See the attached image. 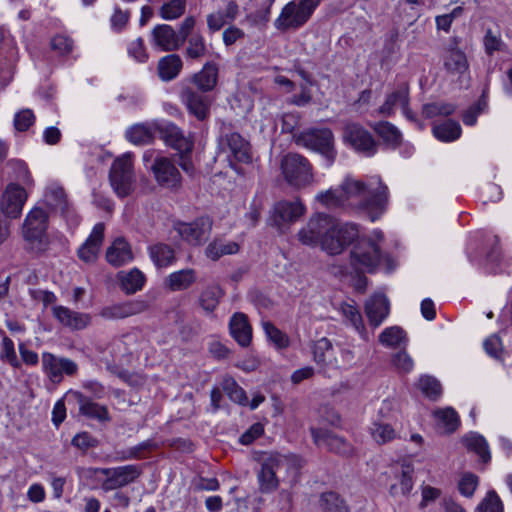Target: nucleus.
<instances>
[{
  "mask_svg": "<svg viewBox=\"0 0 512 512\" xmlns=\"http://www.w3.org/2000/svg\"><path fill=\"white\" fill-rule=\"evenodd\" d=\"M224 291L218 284L208 285L200 294V306L206 312H213L223 297Z\"/></svg>",
  "mask_w": 512,
  "mask_h": 512,
  "instance_id": "a18cd8bd",
  "label": "nucleus"
},
{
  "mask_svg": "<svg viewBox=\"0 0 512 512\" xmlns=\"http://www.w3.org/2000/svg\"><path fill=\"white\" fill-rule=\"evenodd\" d=\"M344 142L356 151L372 156L377 151V143L371 133L358 123H347L343 129Z\"/></svg>",
  "mask_w": 512,
  "mask_h": 512,
  "instance_id": "4468645a",
  "label": "nucleus"
},
{
  "mask_svg": "<svg viewBox=\"0 0 512 512\" xmlns=\"http://www.w3.org/2000/svg\"><path fill=\"white\" fill-rule=\"evenodd\" d=\"M150 302L144 298L115 303L102 308L100 315L107 320L124 319L147 311Z\"/></svg>",
  "mask_w": 512,
  "mask_h": 512,
  "instance_id": "a211bd4d",
  "label": "nucleus"
},
{
  "mask_svg": "<svg viewBox=\"0 0 512 512\" xmlns=\"http://www.w3.org/2000/svg\"><path fill=\"white\" fill-rule=\"evenodd\" d=\"M221 387L227 396L240 405H246L248 399L245 391L230 376H225L221 382Z\"/></svg>",
  "mask_w": 512,
  "mask_h": 512,
  "instance_id": "5fc2aeb1",
  "label": "nucleus"
},
{
  "mask_svg": "<svg viewBox=\"0 0 512 512\" xmlns=\"http://www.w3.org/2000/svg\"><path fill=\"white\" fill-rule=\"evenodd\" d=\"M455 110L454 105L449 103H428L423 106L422 114L426 118H433L436 116H448Z\"/></svg>",
  "mask_w": 512,
  "mask_h": 512,
  "instance_id": "e2e57ef3",
  "label": "nucleus"
},
{
  "mask_svg": "<svg viewBox=\"0 0 512 512\" xmlns=\"http://www.w3.org/2000/svg\"><path fill=\"white\" fill-rule=\"evenodd\" d=\"M414 467L409 462H402L391 469V484L389 494L392 497H406L414 487Z\"/></svg>",
  "mask_w": 512,
  "mask_h": 512,
  "instance_id": "f3484780",
  "label": "nucleus"
},
{
  "mask_svg": "<svg viewBox=\"0 0 512 512\" xmlns=\"http://www.w3.org/2000/svg\"><path fill=\"white\" fill-rule=\"evenodd\" d=\"M238 251L239 244L237 242L215 239L207 245L205 255L210 260L217 261L222 256L236 254Z\"/></svg>",
  "mask_w": 512,
  "mask_h": 512,
  "instance_id": "58836bf2",
  "label": "nucleus"
},
{
  "mask_svg": "<svg viewBox=\"0 0 512 512\" xmlns=\"http://www.w3.org/2000/svg\"><path fill=\"white\" fill-rule=\"evenodd\" d=\"M97 472L104 475L102 488L105 491L116 490L133 483L141 474L138 465H125L113 468H99Z\"/></svg>",
  "mask_w": 512,
  "mask_h": 512,
  "instance_id": "ddd939ff",
  "label": "nucleus"
},
{
  "mask_svg": "<svg viewBox=\"0 0 512 512\" xmlns=\"http://www.w3.org/2000/svg\"><path fill=\"white\" fill-rule=\"evenodd\" d=\"M121 289L126 294H134L140 291L145 282V275L137 268H133L128 272L121 271L118 274Z\"/></svg>",
  "mask_w": 512,
  "mask_h": 512,
  "instance_id": "e433bc0d",
  "label": "nucleus"
},
{
  "mask_svg": "<svg viewBox=\"0 0 512 512\" xmlns=\"http://www.w3.org/2000/svg\"><path fill=\"white\" fill-rule=\"evenodd\" d=\"M181 99L189 112L198 120H204L207 117L210 106V101L207 96L190 88H186L181 92Z\"/></svg>",
  "mask_w": 512,
  "mask_h": 512,
  "instance_id": "bb28decb",
  "label": "nucleus"
},
{
  "mask_svg": "<svg viewBox=\"0 0 512 512\" xmlns=\"http://www.w3.org/2000/svg\"><path fill=\"white\" fill-rule=\"evenodd\" d=\"M365 312L369 323L374 328L379 327L390 312L389 301L383 294L371 297L365 304Z\"/></svg>",
  "mask_w": 512,
  "mask_h": 512,
  "instance_id": "393cba45",
  "label": "nucleus"
},
{
  "mask_svg": "<svg viewBox=\"0 0 512 512\" xmlns=\"http://www.w3.org/2000/svg\"><path fill=\"white\" fill-rule=\"evenodd\" d=\"M475 512H503V504L495 491H489Z\"/></svg>",
  "mask_w": 512,
  "mask_h": 512,
  "instance_id": "0e129e2a",
  "label": "nucleus"
},
{
  "mask_svg": "<svg viewBox=\"0 0 512 512\" xmlns=\"http://www.w3.org/2000/svg\"><path fill=\"white\" fill-rule=\"evenodd\" d=\"M320 506L323 512H347L344 501L335 492L323 493L320 499Z\"/></svg>",
  "mask_w": 512,
  "mask_h": 512,
  "instance_id": "4d7b16f0",
  "label": "nucleus"
},
{
  "mask_svg": "<svg viewBox=\"0 0 512 512\" xmlns=\"http://www.w3.org/2000/svg\"><path fill=\"white\" fill-rule=\"evenodd\" d=\"M314 361L323 368H336L338 362L333 345L329 339L323 337L317 340L313 347Z\"/></svg>",
  "mask_w": 512,
  "mask_h": 512,
  "instance_id": "2f4dec72",
  "label": "nucleus"
},
{
  "mask_svg": "<svg viewBox=\"0 0 512 512\" xmlns=\"http://www.w3.org/2000/svg\"><path fill=\"white\" fill-rule=\"evenodd\" d=\"M262 328L267 338L275 345L277 349H285L289 346V337L279 330L273 323L265 321L262 323Z\"/></svg>",
  "mask_w": 512,
  "mask_h": 512,
  "instance_id": "6e6d98bb",
  "label": "nucleus"
},
{
  "mask_svg": "<svg viewBox=\"0 0 512 512\" xmlns=\"http://www.w3.org/2000/svg\"><path fill=\"white\" fill-rule=\"evenodd\" d=\"M384 236L381 230L374 229L368 237H361L351 251V264L356 270L373 272L382 259L380 244Z\"/></svg>",
  "mask_w": 512,
  "mask_h": 512,
  "instance_id": "f03ea898",
  "label": "nucleus"
},
{
  "mask_svg": "<svg viewBox=\"0 0 512 512\" xmlns=\"http://www.w3.org/2000/svg\"><path fill=\"white\" fill-rule=\"evenodd\" d=\"M104 230L105 227L103 223H97L93 227L89 237L78 249V256L82 261L92 263L97 259L104 239Z\"/></svg>",
  "mask_w": 512,
  "mask_h": 512,
  "instance_id": "b1692460",
  "label": "nucleus"
},
{
  "mask_svg": "<svg viewBox=\"0 0 512 512\" xmlns=\"http://www.w3.org/2000/svg\"><path fill=\"white\" fill-rule=\"evenodd\" d=\"M218 80V66L214 62H207L202 69L195 73L192 82L202 92H208L215 88Z\"/></svg>",
  "mask_w": 512,
  "mask_h": 512,
  "instance_id": "473e14b6",
  "label": "nucleus"
},
{
  "mask_svg": "<svg viewBox=\"0 0 512 512\" xmlns=\"http://www.w3.org/2000/svg\"><path fill=\"white\" fill-rule=\"evenodd\" d=\"M442 59L444 69L450 75L461 76L469 69L465 53L457 47L446 48Z\"/></svg>",
  "mask_w": 512,
  "mask_h": 512,
  "instance_id": "c85d7f7f",
  "label": "nucleus"
},
{
  "mask_svg": "<svg viewBox=\"0 0 512 512\" xmlns=\"http://www.w3.org/2000/svg\"><path fill=\"white\" fill-rule=\"evenodd\" d=\"M305 212L304 204L298 199L280 201L275 204L270 220L272 225L283 231L286 225L296 222Z\"/></svg>",
  "mask_w": 512,
  "mask_h": 512,
  "instance_id": "dca6fc26",
  "label": "nucleus"
},
{
  "mask_svg": "<svg viewBox=\"0 0 512 512\" xmlns=\"http://www.w3.org/2000/svg\"><path fill=\"white\" fill-rule=\"evenodd\" d=\"M483 44L485 52L488 55H492L494 52L500 51L504 47V42L501 39V35L497 32H493L491 29L486 31Z\"/></svg>",
  "mask_w": 512,
  "mask_h": 512,
  "instance_id": "774afa93",
  "label": "nucleus"
},
{
  "mask_svg": "<svg viewBox=\"0 0 512 512\" xmlns=\"http://www.w3.org/2000/svg\"><path fill=\"white\" fill-rule=\"evenodd\" d=\"M207 52L205 39L200 34H194L188 39L186 47V57L190 59H199Z\"/></svg>",
  "mask_w": 512,
  "mask_h": 512,
  "instance_id": "bf43d9fd",
  "label": "nucleus"
},
{
  "mask_svg": "<svg viewBox=\"0 0 512 512\" xmlns=\"http://www.w3.org/2000/svg\"><path fill=\"white\" fill-rule=\"evenodd\" d=\"M405 331L399 326L385 328L379 335V342L385 347L395 348L406 343Z\"/></svg>",
  "mask_w": 512,
  "mask_h": 512,
  "instance_id": "8fccbe9b",
  "label": "nucleus"
},
{
  "mask_svg": "<svg viewBox=\"0 0 512 512\" xmlns=\"http://www.w3.org/2000/svg\"><path fill=\"white\" fill-rule=\"evenodd\" d=\"M149 256L157 268H166L176 261L174 249L165 243H157L149 247Z\"/></svg>",
  "mask_w": 512,
  "mask_h": 512,
  "instance_id": "c9c22d12",
  "label": "nucleus"
},
{
  "mask_svg": "<svg viewBox=\"0 0 512 512\" xmlns=\"http://www.w3.org/2000/svg\"><path fill=\"white\" fill-rule=\"evenodd\" d=\"M437 428L443 433H452L459 426V416L457 412L451 408H443L433 413Z\"/></svg>",
  "mask_w": 512,
  "mask_h": 512,
  "instance_id": "ea45409f",
  "label": "nucleus"
},
{
  "mask_svg": "<svg viewBox=\"0 0 512 512\" xmlns=\"http://www.w3.org/2000/svg\"><path fill=\"white\" fill-rule=\"evenodd\" d=\"M53 315L62 325L73 330L84 329L91 322L89 314L76 312L65 306L53 307Z\"/></svg>",
  "mask_w": 512,
  "mask_h": 512,
  "instance_id": "a878e982",
  "label": "nucleus"
},
{
  "mask_svg": "<svg viewBox=\"0 0 512 512\" xmlns=\"http://www.w3.org/2000/svg\"><path fill=\"white\" fill-rule=\"evenodd\" d=\"M240 14V7L235 0H225L222 9L207 15V27L214 33L236 20Z\"/></svg>",
  "mask_w": 512,
  "mask_h": 512,
  "instance_id": "4be33fe9",
  "label": "nucleus"
},
{
  "mask_svg": "<svg viewBox=\"0 0 512 512\" xmlns=\"http://www.w3.org/2000/svg\"><path fill=\"white\" fill-rule=\"evenodd\" d=\"M295 142L299 146L321 153L330 162L335 157L334 137L328 128L303 131L296 135Z\"/></svg>",
  "mask_w": 512,
  "mask_h": 512,
  "instance_id": "0eeeda50",
  "label": "nucleus"
},
{
  "mask_svg": "<svg viewBox=\"0 0 512 512\" xmlns=\"http://www.w3.org/2000/svg\"><path fill=\"white\" fill-rule=\"evenodd\" d=\"M372 438L379 444H385L396 438V431L391 424L378 420L372 423L370 427Z\"/></svg>",
  "mask_w": 512,
  "mask_h": 512,
  "instance_id": "603ef678",
  "label": "nucleus"
},
{
  "mask_svg": "<svg viewBox=\"0 0 512 512\" xmlns=\"http://www.w3.org/2000/svg\"><path fill=\"white\" fill-rule=\"evenodd\" d=\"M463 442L469 450L477 453L484 462L491 459L488 443L482 435L470 433L463 438Z\"/></svg>",
  "mask_w": 512,
  "mask_h": 512,
  "instance_id": "09e8293b",
  "label": "nucleus"
},
{
  "mask_svg": "<svg viewBox=\"0 0 512 512\" xmlns=\"http://www.w3.org/2000/svg\"><path fill=\"white\" fill-rule=\"evenodd\" d=\"M433 135L442 142H452L461 136V126L453 120H446L433 126Z\"/></svg>",
  "mask_w": 512,
  "mask_h": 512,
  "instance_id": "c03bdc74",
  "label": "nucleus"
},
{
  "mask_svg": "<svg viewBox=\"0 0 512 512\" xmlns=\"http://www.w3.org/2000/svg\"><path fill=\"white\" fill-rule=\"evenodd\" d=\"M151 43L154 47L164 52H171L179 49L183 44V39L172 26L167 24L156 25L151 33Z\"/></svg>",
  "mask_w": 512,
  "mask_h": 512,
  "instance_id": "aec40b11",
  "label": "nucleus"
},
{
  "mask_svg": "<svg viewBox=\"0 0 512 512\" xmlns=\"http://www.w3.org/2000/svg\"><path fill=\"white\" fill-rule=\"evenodd\" d=\"M325 238L322 241V250L329 255H338L358 238L359 231L355 224L336 223L331 219Z\"/></svg>",
  "mask_w": 512,
  "mask_h": 512,
  "instance_id": "423d86ee",
  "label": "nucleus"
},
{
  "mask_svg": "<svg viewBox=\"0 0 512 512\" xmlns=\"http://www.w3.org/2000/svg\"><path fill=\"white\" fill-rule=\"evenodd\" d=\"M186 6L187 0H169L160 6L158 14L164 20H176L185 13Z\"/></svg>",
  "mask_w": 512,
  "mask_h": 512,
  "instance_id": "3c124183",
  "label": "nucleus"
},
{
  "mask_svg": "<svg viewBox=\"0 0 512 512\" xmlns=\"http://www.w3.org/2000/svg\"><path fill=\"white\" fill-rule=\"evenodd\" d=\"M344 206L358 209L374 222L386 211L388 188L378 176L367 181L346 177L340 185Z\"/></svg>",
  "mask_w": 512,
  "mask_h": 512,
  "instance_id": "f257e3e1",
  "label": "nucleus"
},
{
  "mask_svg": "<svg viewBox=\"0 0 512 512\" xmlns=\"http://www.w3.org/2000/svg\"><path fill=\"white\" fill-rule=\"evenodd\" d=\"M377 135L387 144L396 147L402 140V135L393 124L381 121L372 125Z\"/></svg>",
  "mask_w": 512,
  "mask_h": 512,
  "instance_id": "49530a36",
  "label": "nucleus"
},
{
  "mask_svg": "<svg viewBox=\"0 0 512 512\" xmlns=\"http://www.w3.org/2000/svg\"><path fill=\"white\" fill-rule=\"evenodd\" d=\"M174 230L187 244L200 246L211 234L212 221L208 217H200L192 222H176Z\"/></svg>",
  "mask_w": 512,
  "mask_h": 512,
  "instance_id": "9b49d317",
  "label": "nucleus"
},
{
  "mask_svg": "<svg viewBox=\"0 0 512 512\" xmlns=\"http://www.w3.org/2000/svg\"><path fill=\"white\" fill-rule=\"evenodd\" d=\"M341 311L345 319L360 334L362 339L368 340L367 333L363 324V319L359 310L351 304L344 303L341 306Z\"/></svg>",
  "mask_w": 512,
  "mask_h": 512,
  "instance_id": "864d4df0",
  "label": "nucleus"
},
{
  "mask_svg": "<svg viewBox=\"0 0 512 512\" xmlns=\"http://www.w3.org/2000/svg\"><path fill=\"white\" fill-rule=\"evenodd\" d=\"M196 280L197 272L192 268H186L169 274L165 284L171 291H182L191 287Z\"/></svg>",
  "mask_w": 512,
  "mask_h": 512,
  "instance_id": "72a5a7b5",
  "label": "nucleus"
},
{
  "mask_svg": "<svg viewBox=\"0 0 512 512\" xmlns=\"http://www.w3.org/2000/svg\"><path fill=\"white\" fill-rule=\"evenodd\" d=\"M311 434L318 447L326 448L342 456H350L353 453V446L349 442L328 430L311 428Z\"/></svg>",
  "mask_w": 512,
  "mask_h": 512,
  "instance_id": "6ab92c4d",
  "label": "nucleus"
},
{
  "mask_svg": "<svg viewBox=\"0 0 512 512\" xmlns=\"http://www.w3.org/2000/svg\"><path fill=\"white\" fill-rule=\"evenodd\" d=\"M409 101V88L402 84L395 91L386 96L385 102L379 107V113L383 116H391L396 106H402Z\"/></svg>",
  "mask_w": 512,
  "mask_h": 512,
  "instance_id": "4c0bfd02",
  "label": "nucleus"
},
{
  "mask_svg": "<svg viewBox=\"0 0 512 512\" xmlns=\"http://www.w3.org/2000/svg\"><path fill=\"white\" fill-rule=\"evenodd\" d=\"M165 143L177 150L178 153H191L194 147L193 140L185 136L183 131L173 123H165L159 128Z\"/></svg>",
  "mask_w": 512,
  "mask_h": 512,
  "instance_id": "5701e85b",
  "label": "nucleus"
},
{
  "mask_svg": "<svg viewBox=\"0 0 512 512\" xmlns=\"http://www.w3.org/2000/svg\"><path fill=\"white\" fill-rule=\"evenodd\" d=\"M322 0H297L288 2L274 21V27L282 32L298 30L311 18Z\"/></svg>",
  "mask_w": 512,
  "mask_h": 512,
  "instance_id": "7ed1b4c3",
  "label": "nucleus"
},
{
  "mask_svg": "<svg viewBox=\"0 0 512 512\" xmlns=\"http://www.w3.org/2000/svg\"><path fill=\"white\" fill-rule=\"evenodd\" d=\"M68 394L77 402L81 415L99 422H109L111 420L106 406L92 401L80 391L71 390Z\"/></svg>",
  "mask_w": 512,
  "mask_h": 512,
  "instance_id": "412c9836",
  "label": "nucleus"
},
{
  "mask_svg": "<svg viewBox=\"0 0 512 512\" xmlns=\"http://www.w3.org/2000/svg\"><path fill=\"white\" fill-rule=\"evenodd\" d=\"M478 484V476L471 472H466L459 479L458 490L462 496L471 498L474 495Z\"/></svg>",
  "mask_w": 512,
  "mask_h": 512,
  "instance_id": "680f3d73",
  "label": "nucleus"
},
{
  "mask_svg": "<svg viewBox=\"0 0 512 512\" xmlns=\"http://www.w3.org/2000/svg\"><path fill=\"white\" fill-rule=\"evenodd\" d=\"M260 463V470L257 473V479L261 492L269 493L276 490L279 486V478L274 471L270 470L269 462H264L260 457L258 458Z\"/></svg>",
  "mask_w": 512,
  "mask_h": 512,
  "instance_id": "79ce46f5",
  "label": "nucleus"
},
{
  "mask_svg": "<svg viewBox=\"0 0 512 512\" xmlns=\"http://www.w3.org/2000/svg\"><path fill=\"white\" fill-rule=\"evenodd\" d=\"M45 201L49 207L59 211L62 215L69 213V201L63 187L57 182H50L46 186Z\"/></svg>",
  "mask_w": 512,
  "mask_h": 512,
  "instance_id": "7c9ffc66",
  "label": "nucleus"
},
{
  "mask_svg": "<svg viewBox=\"0 0 512 512\" xmlns=\"http://www.w3.org/2000/svg\"><path fill=\"white\" fill-rule=\"evenodd\" d=\"M226 143L233 157L243 163L251 160L248 142L238 133L226 135Z\"/></svg>",
  "mask_w": 512,
  "mask_h": 512,
  "instance_id": "a19ab883",
  "label": "nucleus"
},
{
  "mask_svg": "<svg viewBox=\"0 0 512 512\" xmlns=\"http://www.w3.org/2000/svg\"><path fill=\"white\" fill-rule=\"evenodd\" d=\"M483 347L485 352L490 357L501 361L503 360L502 356L504 355V350L499 335L493 334L489 336L487 339H485Z\"/></svg>",
  "mask_w": 512,
  "mask_h": 512,
  "instance_id": "338daca9",
  "label": "nucleus"
},
{
  "mask_svg": "<svg viewBox=\"0 0 512 512\" xmlns=\"http://www.w3.org/2000/svg\"><path fill=\"white\" fill-rule=\"evenodd\" d=\"M42 370L53 383H60L64 376H74L78 372V365L69 358L59 357L50 352H43L41 356Z\"/></svg>",
  "mask_w": 512,
  "mask_h": 512,
  "instance_id": "f8f14e48",
  "label": "nucleus"
},
{
  "mask_svg": "<svg viewBox=\"0 0 512 512\" xmlns=\"http://www.w3.org/2000/svg\"><path fill=\"white\" fill-rule=\"evenodd\" d=\"M331 219L330 216L322 213L311 216L307 223L297 232V240L305 246H320L322 248V241L327 231H329Z\"/></svg>",
  "mask_w": 512,
  "mask_h": 512,
  "instance_id": "9d476101",
  "label": "nucleus"
},
{
  "mask_svg": "<svg viewBox=\"0 0 512 512\" xmlns=\"http://www.w3.org/2000/svg\"><path fill=\"white\" fill-rule=\"evenodd\" d=\"M109 179L118 196L125 197L131 192L134 181L133 155L131 153H125L115 159L110 169Z\"/></svg>",
  "mask_w": 512,
  "mask_h": 512,
  "instance_id": "6e6552de",
  "label": "nucleus"
},
{
  "mask_svg": "<svg viewBox=\"0 0 512 512\" xmlns=\"http://www.w3.org/2000/svg\"><path fill=\"white\" fill-rule=\"evenodd\" d=\"M316 200L325 207L344 206L342 192L340 186L337 188H330L326 191L319 192L316 195Z\"/></svg>",
  "mask_w": 512,
  "mask_h": 512,
  "instance_id": "052dcab7",
  "label": "nucleus"
},
{
  "mask_svg": "<svg viewBox=\"0 0 512 512\" xmlns=\"http://www.w3.org/2000/svg\"><path fill=\"white\" fill-rule=\"evenodd\" d=\"M231 336L242 347L250 345L252 340V327L244 313H234L229 321Z\"/></svg>",
  "mask_w": 512,
  "mask_h": 512,
  "instance_id": "cd10ccee",
  "label": "nucleus"
},
{
  "mask_svg": "<svg viewBox=\"0 0 512 512\" xmlns=\"http://www.w3.org/2000/svg\"><path fill=\"white\" fill-rule=\"evenodd\" d=\"M154 180L162 188L177 191L182 186V176L174 161L165 156L156 157L150 167Z\"/></svg>",
  "mask_w": 512,
  "mask_h": 512,
  "instance_id": "1a4fd4ad",
  "label": "nucleus"
},
{
  "mask_svg": "<svg viewBox=\"0 0 512 512\" xmlns=\"http://www.w3.org/2000/svg\"><path fill=\"white\" fill-rule=\"evenodd\" d=\"M134 258L130 244L122 237L116 238L106 252L107 261L116 267L131 262Z\"/></svg>",
  "mask_w": 512,
  "mask_h": 512,
  "instance_id": "c756f323",
  "label": "nucleus"
},
{
  "mask_svg": "<svg viewBox=\"0 0 512 512\" xmlns=\"http://www.w3.org/2000/svg\"><path fill=\"white\" fill-rule=\"evenodd\" d=\"M126 138L135 145L147 144L153 138V127L145 123L135 124L127 129Z\"/></svg>",
  "mask_w": 512,
  "mask_h": 512,
  "instance_id": "de8ad7c7",
  "label": "nucleus"
},
{
  "mask_svg": "<svg viewBox=\"0 0 512 512\" xmlns=\"http://www.w3.org/2000/svg\"><path fill=\"white\" fill-rule=\"evenodd\" d=\"M280 167L284 179L294 187H305L313 182L312 166L300 154L288 153L282 158Z\"/></svg>",
  "mask_w": 512,
  "mask_h": 512,
  "instance_id": "39448f33",
  "label": "nucleus"
},
{
  "mask_svg": "<svg viewBox=\"0 0 512 512\" xmlns=\"http://www.w3.org/2000/svg\"><path fill=\"white\" fill-rule=\"evenodd\" d=\"M48 214L40 207L32 208L25 217L22 225V236L29 249L35 252H44L49 245Z\"/></svg>",
  "mask_w": 512,
  "mask_h": 512,
  "instance_id": "20e7f679",
  "label": "nucleus"
},
{
  "mask_svg": "<svg viewBox=\"0 0 512 512\" xmlns=\"http://www.w3.org/2000/svg\"><path fill=\"white\" fill-rule=\"evenodd\" d=\"M28 190L14 182L6 186L2 194L1 210L7 217L15 219L21 215L28 198Z\"/></svg>",
  "mask_w": 512,
  "mask_h": 512,
  "instance_id": "2eb2a0df",
  "label": "nucleus"
},
{
  "mask_svg": "<svg viewBox=\"0 0 512 512\" xmlns=\"http://www.w3.org/2000/svg\"><path fill=\"white\" fill-rule=\"evenodd\" d=\"M418 387L420 391L431 400H437L442 393L439 381L431 376L420 377Z\"/></svg>",
  "mask_w": 512,
  "mask_h": 512,
  "instance_id": "13d9d810",
  "label": "nucleus"
},
{
  "mask_svg": "<svg viewBox=\"0 0 512 512\" xmlns=\"http://www.w3.org/2000/svg\"><path fill=\"white\" fill-rule=\"evenodd\" d=\"M391 363L399 373H409L414 368L413 359L405 351L394 353L391 357Z\"/></svg>",
  "mask_w": 512,
  "mask_h": 512,
  "instance_id": "69168bd1",
  "label": "nucleus"
},
{
  "mask_svg": "<svg viewBox=\"0 0 512 512\" xmlns=\"http://www.w3.org/2000/svg\"><path fill=\"white\" fill-rule=\"evenodd\" d=\"M8 174L11 179H14L23 184L26 188L30 189L34 185V180L31 173L22 160L12 159L6 164Z\"/></svg>",
  "mask_w": 512,
  "mask_h": 512,
  "instance_id": "37998d69",
  "label": "nucleus"
},
{
  "mask_svg": "<svg viewBox=\"0 0 512 512\" xmlns=\"http://www.w3.org/2000/svg\"><path fill=\"white\" fill-rule=\"evenodd\" d=\"M182 66L183 63L179 55H166L158 62V75L162 81H171L179 75Z\"/></svg>",
  "mask_w": 512,
  "mask_h": 512,
  "instance_id": "f704fd0d",
  "label": "nucleus"
}]
</instances>
